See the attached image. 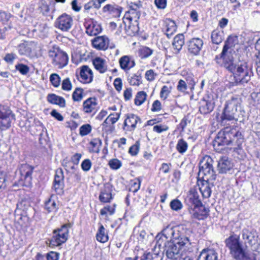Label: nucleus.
Instances as JSON below:
<instances>
[{
    "instance_id": "obj_31",
    "label": "nucleus",
    "mask_w": 260,
    "mask_h": 260,
    "mask_svg": "<svg viewBox=\"0 0 260 260\" xmlns=\"http://www.w3.org/2000/svg\"><path fill=\"white\" fill-rule=\"evenodd\" d=\"M102 31V28L97 23L92 22L86 26V32L89 36H96Z\"/></svg>"
},
{
    "instance_id": "obj_12",
    "label": "nucleus",
    "mask_w": 260,
    "mask_h": 260,
    "mask_svg": "<svg viewBox=\"0 0 260 260\" xmlns=\"http://www.w3.org/2000/svg\"><path fill=\"white\" fill-rule=\"evenodd\" d=\"M19 169L21 175V180L23 181L26 186L30 185L34 167L27 164H23L20 166Z\"/></svg>"
},
{
    "instance_id": "obj_18",
    "label": "nucleus",
    "mask_w": 260,
    "mask_h": 260,
    "mask_svg": "<svg viewBox=\"0 0 260 260\" xmlns=\"http://www.w3.org/2000/svg\"><path fill=\"white\" fill-rule=\"evenodd\" d=\"M138 122L141 123V121L137 115L133 114H128L124 120L123 129L128 131H133Z\"/></svg>"
},
{
    "instance_id": "obj_24",
    "label": "nucleus",
    "mask_w": 260,
    "mask_h": 260,
    "mask_svg": "<svg viewBox=\"0 0 260 260\" xmlns=\"http://www.w3.org/2000/svg\"><path fill=\"white\" fill-rule=\"evenodd\" d=\"M185 201L188 206H196L202 203L199 199L198 192L194 189H191L189 191Z\"/></svg>"
},
{
    "instance_id": "obj_8",
    "label": "nucleus",
    "mask_w": 260,
    "mask_h": 260,
    "mask_svg": "<svg viewBox=\"0 0 260 260\" xmlns=\"http://www.w3.org/2000/svg\"><path fill=\"white\" fill-rule=\"evenodd\" d=\"M191 245H180L175 242H166L165 245L166 255L169 259L172 260H177L181 256L180 250L184 249L185 250L187 249L189 252Z\"/></svg>"
},
{
    "instance_id": "obj_64",
    "label": "nucleus",
    "mask_w": 260,
    "mask_h": 260,
    "mask_svg": "<svg viewBox=\"0 0 260 260\" xmlns=\"http://www.w3.org/2000/svg\"><path fill=\"white\" fill-rule=\"evenodd\" d=\"M59 253L54 251H51L47 253L46 258L47 260H58Z\"/></svg>"
},
{
    "instance_id": "obj_47",
    "label": "nucleus",
    "mask_w": 260,
    "mask_h": 260,
    "mask_svg": "<svg viewBox=\"0 0 260 260\" xmlns=\"http://www.w3.org/2000/svg\"><path fill=\"white\" fill-rule=\"evenodd\" d=\"M72 98L74 101H81L83 99V89L81 88H76L73 93Z\"/></svg>"
},
{
    "instance_id": "obj_46",
    "label": "nucleus",
    "mask_w": 260,
    "mask_h": 260,
    "mask_svg": "<svg viewBox=\"0 0 260 260\" xmlns=\"http://www.w3.org/2000/svg\"><path fill=\"white\" fill-rule=\"evenodd\" d=\"M101 6L98 0H91L85 4L84 9L85 10H89L93 7L96 9H99L101 8Z\"/></svg>"
},
{
    "instance_id": "obj_58",
    "label": "nucleus",
    "mask_w": 260,
    "mask_h": 260,
    "mask_svg": "<svg viewBox=\"0 0 260 260\" xmlns=\"http://www.w3.org/2000/svg\"><path fill=\"white\" fill-rule=\"evenodd\" d=\"M139 147L140 143L139 142L137 141L134 145H133L129 148L128 152L132 155H136L137 154L139 151Z\"/></svg>"
},
{
    "instance_id": "obj_23",
    "label": "nucleus",
    "mask_w": 260,
    "mask_h": 260,
    "mask_svg": "<svg viewBox=\"0 0 260 260\" xmlns=\"http://www.w3.org/2000/svg\"><path fill=\"white\" fill-rule=\"evenodd\" d=\"M122 8L118 5L114 4H107L103 8L104 13L108 12L113 17L118 18L120 16L122 11Z\"/></svg>"
},
{
    "instance_id": "obj_25",
    "label": "nucleus",
    "mask_w": 260,
    "mask_h": 260,
    "mask_svg": "<svg viewBox=\"0 0 260 260\" xmlns=\"http://www.w3.org/2000/svg\"><path fill=\"white\" fill-rule=\"evenodd\" d=\"M195 84V82L193 79H186V81L183 80H179L177 86V89L179 92L182 93H186L188 87L190 88H193Z\"/></svg>"
},
{
    "instance_id": "obj_27",
    "label": "nucleus",
    "mask_w": 260,
    "mask_h": 260,
    "mask_svg": "<svg viewBox=\"0 0 260 260\" xmlns=\"http://www.w3.org/2000/svg\"><path fill=\"white\" fill-rule=\"evenodd\" d=\"M213 181H203L201 186L200 187V191L204 198H209L211 194V188L213 187Z\"/></svg>"
},
{
    "instance_id": "obj_54",
    "label": "nucleus",
    "mask_w": 260,
    "mask_h": 260,
    "mask_svg": "<svg viewBox=\"0 0 260 260\" xmlns=\"http://www.w3.org/2000/svg\"><path fill=\"white\" fill-rule=\"evenodd\" d=\"M15 69L18 70L21 74L24 75H26L29 71V67L27 66L22 63H19L16 64L15 66Z\"/></svg>"
},
{
    "instance_id": "obj_5",
    "label": "nucleus",
    "mask_w": 260,
    "mask_h": 260,
    "mask_svg": "<svg viewBox=\"0 0 260 260\" xmlns=\"http://www.w3.org/2000/svg\"><path fill=\"white\" fill-rule=\"evenodd\" d=\"M213 160L211 157L206 155L199 163L198 175L203 181H214L216 179L215 172L212 165Z\"/></svg>"
},
{
    "instance_id": "obj_20",
    "label": "nucleus",
    "mask_w": 260,
    "mask_h": 260,
    "mask_svg": "<svg viewBox=\"0 0 260 260\" xmlns=\"http://www.w3.org/2000/svg\"><path fill=\"white\" fill-rule=\"evenodd\" d=\"M233 167V164L226 156L221 157L218 162L217 169L219 173H226Z\"/></svg>"
},
{
    "instance_id": "obj_43",
    "label": "nucleus",
    "mask_w": 260,
    "mask_h": 260,
    "mask_svg": "<svg viewBox=\"0 0 260 260\" xmlns=\"http://www.w3.org/2000/svg\"><path fill=\"white\" fill-rule=\"evenodd\" d=\"M147 94L143 91H139L137 93L135 99V104L137 106L141 105L146 100Z\"/></svg>"
},
{
    "instance_id": "obj_35",
    "label": "nucleus",
    "mask_w": 260,
    "mask_h": 260,
    "mask_svg": "<svg viewBox=\"0 0 260 260\" xmlns=\"http://www.w3.org/2000/svg\"><path fill=\"white\" fill-rule=\"evenodd\" d=\"M48 102L59 105L60 107H64L66 106L65 100L61 96H57L54 94H50L47 96Z\"/></svg>"
},
{
    "instance_id": "obj_13",
    "label": "nucleus",
    "mask_w": 260,
    "mask_h": 260,
    "mask_svg": "<svg viewBox=\"0 0 260 260\" xmlns=\"http://www.w3.org/2000/svg\"><path fill=\"white\" fill-rule=\"evenodd\" d=\"M73 20L71 16L63 14L55 22V26L63 31H68L71 28Z\"/></svg>"
},
{
    "instance_id": "obj_22",
    "label": "nucleus",
    "mask_w": 260,
    "mask_h": 260,
    "mask_svg": "<svg viewBox=\"0 0 260 260\" xmlns=\"http://www.w3.org/2000/svg\"><path fill=\"white\" fill-rule=\"evenodd\" d=\"M92 78L93 74L91 70L87 66H82L78 80L83 83H89L92 81Z\"/></svg>"
},
{
    "instance_id": "obj_15",
    "label": "nucleus",
    "mask_w": 260,
    "mask_h": 260,
    "mask_svg": "<svg viewBox=\"0 0 260 260\" xmlns=\"http://www.w3.org/2000/svg\"><path fill=\"white\" fill-rule=\"evenodd\" d=\"M215 107V101L213 96L208 95L204 98L200 103L199 111L202 114L210 113Z\"/></svg>"
},
{
    "instance_id": "obj_56",
    "label": "nucleus",
    "mask_w": 260,
    "mask_h": 260,
    "mask_svg": "<svg viewBox=\"0 0 260 260\" xmlns=\"http://www.w3.org/2000/svg\"><path fill=\"white\" fill-rule=\"evenodd\" d=\"M50 81L54 87H58L60 84V78L57 74H52L50 76Z\"/></svg>"
},
{
    "instance_id": "obj_49",
    "label": "nucleus",
    "mask_w": 260,
    "mask_h": 260,
    "mask_svg": "<svg viewBox=\"0 0 260 260\" xmlns=\"http://www.w3.org/2000/svg\"><path fill=\"white\" fill-rule=\"evenodd\" d=\"M141 76L140 75L134 74L128 79L129 83L133 86H138L141 83Z\"/></svg>"
},
{
    "instance_id": "obj_63",
    "label": "nucleus",
    "mask_w": 260,
    "mask_h": 260,
    "mask_svg": "<svg viewBox=\"0 0 260 260\" xmlns=\"http://www.w3.org/2000/svg\"><path fill=\"white\" fill-rule=\"evenodd\" d=\"M54 180H64L63 172L61 169L56 170Z\"/></svg>"
},
{
    "instance_id": "obj_26",
    "label": "nucleus",
    "mask_w": 260,
    "mask_h": 260,
    "mask_svg": "<svg viewBox=\"0 0 260 260\" xmlns=\"http://www.w3.org/2000/svg\"><path fill=\"white\" fill-rule=\"evenodd\" d=\"M109 40L104 36L95 38L92 41L94 48L99 50H106L108 48Z\"/></svg>"
},
{
    "instance_id": "obj_51",
    "label": "nucleus",
    "mask_w": 260,
    "mask_h": 260,
    "mask_svg": "<svg viewBox=\"0 0 260 260\" xmlns=\"http://www.w3.org/2000/svg\"><path fill=\"white\" fill-rule=\"evenodd\" d=\"M92 127L89 124L82 125L79 129V134L81 136L88 135L91 131Z\"/></svg>"
},
{
    "instance_id": "obj_6",
    "label": "nucleus",
    "mask_w": 260,
    "mask_h": 260,
    "mask_svg": "<svg viewBox=\"0 0 260 260\" xmlns=\"http://www.w3.org/2000/svg\"><path fill=\"white\" fill-rule=\"evenodd\" d=\"M238 42V38L236 36H230L224 42L222 51L219 56H216L215 60L218 64H221L227 61L234 59L232 54V48L234 47Z\"/></svg>"
},
{
    "instance_id": "obj_17",
    "label": "nucleus",
    "mask_w": 260,
    "mask_h": 260,
    "mask_svg": "<svg viewBox=\"0 0 260 260\" xmlns=\"http://www.w3.org/2000/svg\"><path fill=\"white\" fill-rule=\"evenodd\" d=\"M187 49L189 53L197 55L200 53L203 45V40L199 38L190 39L187 42Z\"/></svg>"
},
{
    "instance_id": "obj_40",
    "label": "nucleus",
    "mask_w": 260,
    "mask_h": 260,
    "mask_svg": "<svg viewBox=\"0 0 260 260\" xmlns=\"http://www.w3.org/2000/svg\"><path fill=\"white\" fill-rule=\"evenodd\" d=\"M167 29L166 34L168 38H170L172 36L176 31L177 26L173 20H170L166 25Z\"/></svg>"
},
{
    "instance_id": "obj_1",
    "label": "nucleus",
    "mask_w": 260,
    "mask_h": 260,
    "mask_svg": "<svg viewBox=\"0 0 260 260\" xmlns=\"http://www.w3.org/2000/svg\"><path fill=\"white\" fill-rule=\"evenodd\" d=\"M225 247L235 260H256V254L246 250L240 241L239 235L232 234L224 240Z\"/></svg>"
},
{
    "instance_id": "obj_45",
    "label": "nucleus",
    "mask_w": 260,
    "mask_h": 260,
    "mask_svg": "<svg viewBox=\"0 0 260 260\" xmlns=\"http://www.w3.org/2000/svg\"><path fill=\"white\" fill-rule=\"evenodd\" d=\"M139 53L141 58H145L150 56L153 53V50L147 47H143L139 50Z\"/></svg>"
},
{
    "instance_id": "obj_48",
    "label": "nucleus",
    "mask_w": 260,
    "mask_h": 260,
    "mask_svg": "<svg viewBox=\"0 0 260 260\" xmlns=\"http://www.w3.org/2000/svg\"><path fill=\"white\" fill-rule=\"evenodd\" d=\"M171 208L174 211H178L183 207V205L181 201L177 199L173 200L170 204Z\"/></svg>"
},
{
    "instance_id": "obj_32",
    "label": "nucleus",
    "mask_w": 260,
    "mask_h": 260,
    "mask_svg": "<svg viewBox=\"0 0 260 260\" xmlns=\"http://www.w3.org/2000/svg\"><path fill=\"white\" fill-rule=\"evenodd\" d=\"M184 44V37L182 34H179L175 37L172 44L176 53H178Z\"/></svg>"
},
{
    "instance_id": "obj_16",
    "label": "nucleus",
    "mask_w": 260,
    "mask_h": 260,
    "mask_svg": "<svg viewBox=\"0 0 260 260\" xmlns=\"http://www.w3.org/2000/svg\"><path fill=\"white\" fill-rule=\"evenodd\" d=\"M230 145L234 149V151L241 149L242 144L244 141V138L241 133L236 129H230Z\"/></svg>"
},
{
    "instance_id": "obj_50",
    "label": "nucleus",
    "mask_w": 260,
    "mask_h": 260,
    "mask_svg": "<svg viewBox=\"0 0 260 260\" xmlns=\"http://www.w3.org/2000/svg\"><path fill=\"white\" fill-rule=\"evenodd\" d=\"M28 206V203L26 200H22L21 201L18 202L17 204L15 214H17L19 211H24L26 209H27Z\"/></svg>"
},
{
    "instance_id": "obj_62",
    "label": "nucleus",
    "mask_w": 260,
    "mask_h": 260,
    "mask_svg": "<svg viewBox=\"0 0 260 260\" xmlns=\"http://www.w3.org/2000/svg\"><path fill=\"white\" fill-rule=\"evenodd\" d=\"M156 74L154 73L153 70H149L146 71L145 73V77L146 79L149 81H152L155 79Z\"/></svg>"
},
{
    "instance_id": "obj_36",
    "label": "nucleus",
    "mask_w": 260,
    "mask_h": 260,
    "mask_svg": "<svg viewBox=\"0 0 260 260\" xmlns=\"http://www.w3.org/2000/svg\"><path fill=\"white\" fill-rule=\"evenodd\" d=\"M96 99L90 98L83 102V110L85 113H90L97 105Z\"/></svg>"
},
{
    "instance_id": "obj_41",
    "label": "nucleus",
    "mask_w": 260,
    "mask_h": 260,
    "mask_svg": "<svg viewBox=\"0 0 260 260\" xmlns=\"http://www.w3.org/2000/svg\"><path fill=\"white\" fill-rule=\"evenodd\" d=\"M64 180H54L53 188L56 193L61 194L63 192Z\"/></svg>"
},
{
    "instance_id": "obj_19",
    "label": "nucleus",
    "mask_w": 260,
    "mask_h": 260,
    "mask_svg": "<svg viewBox=\"0 0 260 260\" xmlns=\"http://www.w3.org/2000/svg\"><path fill=\"white\" fill-rule=\"evenodd\" d=\"M112 186L109 184L104 185L103 188L101 189L99 196V200L103 203H109L113 199L112 194Z\"/></svg>"
},
{
    "instance_id": "obj_61",
    "label": "nucleus",
    "mask_w": 260,
    "mask_h": 260,
    "mask_svg": "<svg viewBox=\"0 0 260 260\" xmlns=\"http://www.w3.org/2000/svg\"><path fill=\"white\" fill-rule=\"evenodd\" d=\"M153 131L158 133H161L164 131H166L169 129L168 126L166 125H156L153 127Z\"/></svg>"
},
{
    "instance_id": "obj_39",
    "label": "nucleus",
    "mask_w": 260,
    "mask_h": 260,
    "mask_svg": "<svg viewBox=\"0 0 260 260\" xmlns=\"http://www.w3.org/2000/svg\"><path fill=\"white\" fill-rule=\"evenodd\" d=\"M223 31H220L218 30H214L211 34V39L213 43L219 44L223 40Z\"/></svg>"
},
{
    "instance_id": "obj_14",
    "label": "nucleus",
    "mask_w": 260,
    "mask_h": 260,
    "mask_svg": "<svg viewBox=\"0 0 260 260\" xmlns=\"http://www.w3.org/2000/svg\"><path fill=\"white\" fill-rule=\"evenodd\" d=\"M210 210L206 207L203 204L193 206L189 212L192 218L198 220H204L209 215Z\"/></svg>"
},
{
    "instance_id": "obj_60",
    "label": "nucleus",
    "mask_w": 260,
    "mask_h": 260,
    "mask_svg": "<svg viewBox=\"0 0 260 260\" xmlns=\"http://www.w3.org/2000/svg\"><path fill=\"white\" fill-rule=\"evenodd\" d=\"M91 162L89 159H86L84 160L81 164V168L84 171H88L91 167Z\"/></svg>"
},
{
    "instance_id": "obj_21",
    "label": "nucleus",
    "mask_w": 260,
    "mask_h": 260,
    "mask_svg": "<svg viewBox=\"0 0 260 260\" xmlns=\"http://www.w3.org/2000/svg\"><path fill=\"white\" fill-rule=\"evenodd\" d=\"M242 236L245 244L248 243L250 245H252L255 244L257 237L255 231H250L246 229H244L242 230Z\"/></svg>"
},
{
    "instance_id": "obj_52",
    "label": "nucleus",
    "mask_w": 260,
    "mask_h": 260,
    "mask_svg": "<svg viewBox=\"0 0 260 260\" xmlns=\"http://www.w3.org/2000/svg\"><path fill=\"white\" fill-rule=\"evenodd\" d=\"M18 50L19 54L21 55H26L29 54L30 52L29 47L26 46L24 43L21 44L18 46Z\"/></svg>"
},
{
    "instance_id": "obj_29",
    "label": "nucleus",
    "mask_w": 260,
    "mask_h": 260,
    "mask_svg": "<svg viewBox=\"0 0 260 260\" xmlns=\"http://www.w3.org/2000/svg\"><path fill=\"white\" fill-rule=\"evenodd\" d=\"M119 64L121 69L124 70H128L135 66L134 60L127 55L122 56L120 58Z\"/></svg>"
},
{
    "instance_id": "obj_42",
    "label": "nucleus",
    "mask_w": 260,
    "mask_h": 260,
    "mask_svg": "<svg viewBox=\"0 0 260 260\" xmlns=\"http://www.w3.org/2000/svg\"><path fill=\"white\" fill-rule=\"evenodd\" d=\"M176 149L181 154H184L188 148L187 143L183 139L178 140L176 145Z\"/></svg>"
},
{
    "instance_id": "obj_4",
    "label": "nucleus",
    "mask_w": 260,
    "mask_h": 260,
    "mask_svg": "<svg viewBox=\"0 0 260 260\" xmlns=\"http://www.w3.org/2000/svg\"><path fill=\"white\" fill-rule=\"evenodd\" d=\"M241 102L239 97H233L226 102L220 116L222 123L225 124L228 121L238 120V112L240 111Z\"/></svg>"
},
{
    "instance_id": "obj_33",
    "label": "nucleus",
    "mask_w": 260,
    "mask_h": 260,
    "mask_svg": "<svg viewBox=\"0 0 260 260\" xmlns=\"http://www.w3.org/2000/svg\"><path fill=\"white\" fill-rule=\"evenodd\" d=\"M141 16L140 11H128L126 12L123 18V22L125 24V20L128 21H138Z\"/></svg>"
},
{
    "instance_id": "obj_28",
    "label": "nucleus",
    "mask_w": 260,
    "mask_h": 260,
    "mask_svg": "<svg viewBox=\"0 0 260 260\" xmlns=\"http://www.w3.org/2000/svg\"><path fill=\"white\" fill-rule=\"evenodd\" d=\"M198 260H218V253L213 249H203Z\"/></svg>"
},
{
    "instance_id": "obj_11",
    "label": "nucleus",
    "mask_w": 260,
    "mask_h": 260,
    "mask_svg": "<svg viewBox=\"0 0 260 260\" xmlns=\"http://www.w3.org/2000/svg\"><path fill=\"white\" fill-rule=\"evenodd\" d=\"M14 115L9 107L0 105V129L6 130L11 126Z\"/></svg>"
},
{
    "instance_id": "obj_55",
    "label": "nucleus",
    "mask_w": 260,
    "mask_h": 260,
    "mask_svg": "<svg viewBox=\"0 0 260 260\" xmlns=\"http://www.w3.org/2000/svg\"><path fill=\"white\" fill-rule=\"evenodd\" d=\"M108 164L110 167L113 170H117L119 169L122 165L121 161L116 158L110 160Z\"/></svg>"
},
{
    "instance_id": "obj_59",
    "label": "nucleus",
    "mask_w": 260,
    "mask_h": 260,
    "mask_svg": "<svg viewBox=\"0 0 260 260\" xmlns=\"http://www.w3.org/2000/svg\"><path fill=\"white\" fill-rule=\"evenodd\" d=\"M155 239L156 240V245L158 246L159 248H160L164 243L165 245V243L168 241L167 240H165V237H164L160 233H158Z\"/></svg>"
},
{
    "instance_id": "obj_34",
    "label": "nucleus",
    "mask_w": 260,
    "mask_h": 260,
    "mask_svg": "<svg viewBox=\"0 0 260 260\" xmlns=\"http://www.w3.org/2000/svg\"><path fill=\"white\" fill-rule=\"evenodd\" d=\"M132 22L128 21L129 23L128 26H127L126 23L124 24L126 33L129 36H135L139 31L138 21L134 22V23H132Z\"/></svg>"
},
{
    "instance_id": "obj_3",
    "label": "nucleus",
    "mask_w": 260,
    "mask_h": 260,
    "mask_svg": "<svg viewBox=\"0 0 260 260\" xmlns=\"http://www.w3.org/2000/svg\"><path fill=\"white\" fill-rule=\"evenodd\" d=\"M189 230L186 228L179 225L172 227L166 226L161 231L160 234L165 237L166 242H175L180 245H191L189 239Z\"/></svg>"
},
{
    "instance_id": "obj_7",
    "label": "nucleus",
    "mask_w": 260,
    "mask_h": 260,
    "mask_svg": "<svg viewBox=\"0 0 260 260\" xmlns=\"http://www.w3.org/2000/svg\"><path fill=\"white\" fill-rule=\"evenodd\" d=\"M72 227L70 223L62 225L60 228L54 230L53 236L49 240V244L52 246H58L65 243L69 237V229Z\"/></svg>"
},
{
    "instance_id": "obj_30",
    "label": "nucleus",
    "mask_w": 260,
    "mask_h": 260,
    "mask_svg": "<svg viewBox=\"0 0 260 260\" xmlns=\"http://www.w3.org/2000/svg\"><path fill=\"white\" fill-rule=\"evenodd\" d=\"M92 63L95 68L100 73H104L107 71V65L106 61L101 57H95L92 61Z\"/></svg>"
},
{
    "instance_id": "obj_2",
    "label": "nucleus",
    "mask_w": 260,
    "mask_h": 260,
    "mask_svg": "<svg viewBox=\"0 0 260 260\" xmlns=\"http://www.w3.org/2000/svg\"><path fill=\"white\" fill-rule=\"evenodd\" d=\"M234 75L237 85H243L248 83L253 74L251 68L246 62H239L236 63L234 59L222 63L220 64Z\"/></svg>"
},
{
    "instance_id": "obj_57",
    "label": "nucleus",
    "mask_w": 260,
    "mask_h": 260,
    "mask_svg": "<svg viewBox=\"0 0 260 260\" xmlns=\"http://www.w3.org/2000/svg\"><path fill=\"white\" fill-rule=\"evenodd\" d=\"M61 87L63 90L70 91L72 89V85L69 78H67L62 81Z\"/></svg>"
},
{
    "instance_id": "obj_38",
    "label": "nucleus",
    "mask_w": 260,
    "mask_h": 260,
    "mask_svg": "<svg viewBox=\"0 0 260 260\" xmlns=\"http://www.w3.org/2000/svg\"><path fill=\"white\" fill-rule=\"evenodd\" d=\"M45 209L48 211V213L52 212H55L57 211L58 206L55 201L52 200L51 198H50L45 202Z\"/></svg>"
},
{
    "instance_id": "obj_53",
    "label": "nucleus",
    "mask_w": 260,
    "mask_h": 260,
    "mask_svg": "<svg viewBox=\"0 0 260 260\" xmlns=\"http://www.w3.org/2000/svg\"><path fill=\"white\" fill-rule=\"evenodd\" d=\"M172 87L171 86H167L166 85H164L162 87L161 89V91L160 92V96L161 98L164 99V100H165L167 98L169 94L171 91Z\"/></svg>"
},
{
    "instance_id": "obj_37",
    "label": "nucleus",
    "mask_w": 260,
    "mask_h": 260,
    "mask_svg": "<svg viewBox=\"0 0 260 260\" xmlns=\"http://www.w3.org/2000/svg\"><path fill=\"white\" fill-rule=\"evenodd\" d=\"M96 240L101 242L105 243L108 240V236L106 230L104 226L101 224L96 235Z\"/></svg>"
},
{
    "instance_id": "obj_44",
    "label": "nucleus",
    "mask_w": 260,
    "mask_h": 260,
    "mask_svg": "<svg viewBox=\"0 0 260 260\" xmlns=\"http://www.w3.org/2000/svg\"><path fill=\"white\" fill-rule=\"evenodd\" d=\"M102 142L101 139L94 138L90 142V145L92 146L91 151L98 153L100 151V146L102 145Z\"/></svg>"
},
{
    "instance_id": "obj_10",
    "label": "nucleus",
    "mask_w": 260,
    "mask_h": 260,
    "mask_svg": "<svg viewBox=\"0 0 260 260\" xmlns=\"http://www.w3.org/2000/svg\"><path fill=\"white\" fill-rule=\"evenodd\" d=\"M230 129L226 127L219 132L213 142V146L217 152H220L226 146L230 145Z\"/></svg>"
},
{
    "instance_id": "obj_9",
    "label": "nucleus",
    "mask_w": 260,
    "mask_h": 260,
    "mask_svg": "<svg viewBox=\"0 0 260 260\" xmlns=\"http://www.w3.org/2000/svg\"><path fill=\"white\" fill-rule=\"evenodd\" d=\"M48 55L52 58V63L58 68H62L68 64L69 58L67 54L58 47H54L49 50Z\"/></svg>"
}]
</instances>
